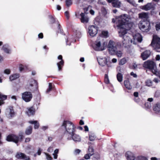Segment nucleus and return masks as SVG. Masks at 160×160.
<instances>
[{
    "label": "nucleus",
    "mask_w": 160,
    "mask_h": 160,
    "mask_svg": "<svg viewBox=\"0 0 160 160\" xmlns=\"http://www.w3.org/2000/svg\"><path fill=\"white\" fill-rule=\"evenodd\" d=\"M32 98V95L30 92H26L22 94V98L26 102H29Z\"/></svg>",
    "instance_id": "nucleus-10"
},
{
    "label": "nucleus",
    "mask_w": 160,
    "mask_h": 160,
    "mask_svg": "<svg viewBox=\"0 0 160 160\" xmlns=\"http://www.w3.org/2000/svg\"><path fill=\"white\" fill-rule=\"evenodd\" d=\"M47 157V159L48 160H51L52 159L51 157L48 153H45Z\"/></svg>",
    "instance_id": "nucleus-44"
},
{
    "label": "nucleus",
    "mask_w": 160,
    "mask_h": 160,
    "mask_svg": "<svg viewBox=\"0 0 160 160\" xmlns=\"http://www.w3.org/2000/svg\"><path fill=\"white\" fill-rule=\"evenodd\" d=\"M92 153H88V154H86L84 156V157L85 159H89L90 158V157L92 156Z\"/></svg>",
    "instance_id": "nucleus-36"
},
{
    "label": "nucleus",
    "mask_w": 160,
    "mask_h": 160,
    "mask_svg": "<svg viewBox=\"0 0 160 160\" xmlns=\"http://www.w3.org/2000/svg\"><path fill=\"white\" fill-rule=\"evenodd\" d=\"M117 44L111 40V54H116L118 57H121L122 55V52L121 51H117Z\"/></svg>",
    "instance_id": "nucleus-7"
},
{
    "label": "nucleus",
    "mask_w": 160,
    "mask_h": 160,
    "mask_svg": "<svg viewBox=\"0 0 160 160\" xmlns=\"http://www.w3.org/2000/svg\"><path fill=\"white\" fill-rule=\"evenodd\" d=\"M32 128L31 126H29L26 130L25 133L27 135H29L32 132Z\"/></svg>",
    "instance_id": "nucleus-29"
},
{
    "label": "nucleus",
    "mask_w": 160,
    "mask_h": 160,
    "mask_svg": "<svg viewBox=\"0 0 160 160\" xmlns=\"http://www.w3.org/2000/svg\"><path fill=\"white\" fill-rule=\"evenodd\" d=\"M151 45L159 52L158 50L160 49V38L156 35H154Z\"/></svg>",
    "instance_id": "nucleus-8"
},
{
    "label": "nucleus",
    "mask_w": 160,
    "mask_h": 160,
    "mask_svg": "<svg viewBox=\"0 0 160 160\" xmlns=\"http://www.w3.org/2000/svg\"><path fill=\"white\" fill-rule=\"evenodd\" d=\"M130 74H131V75L133 76V77H134V78H136L137 77V75L135 73H134L133 72H132Z\"/></svg>",
    "instance_id": "nucleus-49"
},
{
    "label": "nucleus",
    "mask_w": 160,
    "mask_h": 160,
    "mask_svg": "<svg viewBox=\"0 0 160 160\" xmlns=\"http://www.w3.org/2000/svg\"><path fill=\"white\" fill-rule=\"evenodd\" d=\"M151 160H158V158H157L155 157H152L151 158Z\"/></svg>",
    "instance_id": "nucleus-64"
},
{
    "label": "nucleus",
    "mask_w": 160,
    "mask_h": 160,
    "mask_svg": "<svg viewBox=\"0 0 160 160\" xmlns=\"http://www.w3.org/2000/svg\"><path fill=\"white\" fill-rule=\"evenodd\" d=\"M139 29L142 32H148L151 28L150 23L148 21L142 20L138 24Z\"/></svg>",
    "instance_id": "nucleus-6"
},
{
    "label": "nucleus",
    "mask_w": 160,
    "mask_h": 160,
    "mask_svg": "<svg viewBox=\"0 0 160 160\" xmlns=\"http://www.w3.org/2000/svg\"><path fill=\"white\" fill-rule=\"evenodd\" d=\"M16 158L18 159H21L24 160H29V157L27 156L25 154L22 153H18L16 156Z\"/></svg>",
    "instance_id": "nucleus-14"
},
{
    "label": "nucleus",
    "mask_w": 160,
    "mask_h": 160,
    "mask_svg": "<svg viewBox=\"0 0 160 160\" xmlns=\"http://www.w3.org/2000/svg\"><path fill=\"white\" fill-rule=\"evenodd\" d=\"M139 17L142 19H147L148 18V14L146 12H142L139 14Z\"/></svg>",
    "instance_id": "nucleus-23"
},
{
    "label": "nucleus",
    "mask_w": 160,
    "mask_h": 160,
    "mask_svg": "<svg viewBox=\"0 0 160 160\" xmlns=\"http://www.w3.org/2000/svg\"><path fill=\"white\" fill-rule=\"evenodd\" d=\"M90 12L91 13V14L92 15H93L94 14V12L92 10H91L90 11Z\"/></svg>",
    "instance_id": "nucleus-58"
},
{
    "label": "nucleus",
    "mask_w": 160,
    "mask_h": 160,
    "mask_svg": "<svg viewBox=\"0 0 160 160\" xmlns=\"http://www.w3.org/2000/svg\"><path fill=\"white\" fill-rule=\"evenodd\" d=\"M88 150L89 153H92V155L93 154V149L92 147H89Z\"/></svg>",
    "instance_id": "nucleus-41"
},
{
    "label": "nucleus",
    "mask_w": 160,
    "mask_h": 160,
    "mask_svg": "<svg viewBox=\"0 0 160 160\" xmlns=\"http://www.w3.org/2000/svg\"><path fill=\"white\" fill-rule=\"evenodd\" d=\"M143 66L144 68L150 70L154 74H157L158 73V70L156 64L153 61L148 60L144 62Z\"/></svg>",
    "instance_id": "nucleus-3"
},
{
    "label": "nucleus",
    "mask_w": 160,
    "mask_h": 160,
    "mask_svg": "<svg viewBox=\"0 0 160 160\" xmlns=\"http://www.w3.org/2000/svg\"><path fill=\"white\" fill-rule=\"evenodd\" d=\"M19 71L21 72L24 69L23 65L22 64H20L19 66Z\"/></svg>",
    "instance_id": "nucleus-40"
},
{
    "label": "nucleus",
    "mask_w": 160,
    "mask_h": 160,
    "mask_svg": "<svg viewBox=\"0 0 160 160\" xmlns=\"http://www.w3.org/2000/svg\"><path fill=\"white\" fill-rule=\"evenodd\" d=\"M31 140V139L30 138H26L25 140V142H29Z\"/></svg>",
    "instance_id": "nucleus-56"
},
{
    "label": "nucleus",
    "mask_w": 160,
    "mask_h": 160,
    "mask_svg": "<svg viewBox=\"0 0 160 160\" xmlns=\"http://www.w3.org/2000/svg\"><path fill=\"white\" fill-rule=\"evenodd\" d=\"M72 3V0H66V4L67 7L69 6Z\"/></svg>",
    "instance_id": "nucleus-33"
},
{
    "label": "nucleus",
    "mask_w": 160,
    "mask_h": 160,
    "mask_svg": "<svg viewBox=\"0 0 160 160\" xmlns=\"http://www.w3.org/2000/svg\"><path fill=\"white\" fill-rule=\"evenodd\" d=\"M124 84L126 88L130 90L132 88V86L131 85L129 82L128 81H125L124 82Z\"/></svg>",
    "instance_id": "nucleus-26"
},
{
    "label": "nucleus",
    "mask_w": 160,
    "mask_h": 160,
    "mask_svg": "<svg viewBox=\"0 0 160 160\" xmlns=\"http://www.w3.org/2000/svg\"><path fill=\"white\" fill-rule=\"evenodd\" d=\"M80 150L79 149H76L74 151V153L76 154H79L80 152Z\"/></svg>",
    "instance_id": "nucleus-46"
},
{
    "label": "nucleus",
    "mask_w": 160,
    "mask_h": 160,
    "mask_svg": "<svg viewBox=\"0 0 160 160\" xmlns=\"http://www.w3.org/2000/svg\"><path fill=\"white\" fill-rule=\"evenodd\" d=\"M89 139L91 141H94L96 138V137L95 134L92 132L89 133Z\"/></svg>",
    "instance_id": "nucleus-25"
},
{
    "label": "nucleus",
    "mask_w": 160,
    "mask_h": 160,
    "mask_svg": "<svg viewBox=\"0 0 160 160\" xmlns=\"http://www.w3.org/2000/svg\"><path fill=\"white\" fill-rule=\"evenodd\" d=\"M52 88V84L51 83H49V88L47 90V93L49 92L51 90Z\"/></svg>",
    "instance_id": "nucleus-38"
},
{
    "label": "nucleus",
    "mask_w": 160,
    "mask_h": 160,
    "mask_svg": "<svg viewBox=\"0 0 160 160\" xmlns=\"http://www.w3.org/2000/svg\"><path fill=\"white\" fill-rule=\"evenodd\" d=\"M125 156L128 160H134L135 159L134 154L130 151L126 152L125 154Z\"/></svg>",
    "instance_id": "nucleus-15"
},
{
    "label": "nucleus",
    "mask_w": 160,
    "mask_h": 160,
    "mask_svg": "<svg viewBox=\"0 0 160 160\" xmlns=\"http://www.w3.org/2000/svg\"><path fill=\"white\" fill-rule=\"evenodd\" d=\"M49 17L50 19V22L51 23H53L55 21V19L53 18L51 15H49Z\"/></svg>",
    "instance_id": "nucleus-39"
},
{
    "label": "nucleus",
    "mask_w": 160,
    "mask_h": 160,
    "mask_svg": "<svg viewBox=\"0 0 160 160\" xmlns=\"http://www.w3.org/2000/svg\"><path fill=\"white\" fill-rule=\"evenodd\" d=\"M65 14L67 19H68L69 18L68 12V11H66L65 12Z\"/></svg>",
    "instance_id": "nucleus-50"
},
{
    "label": "nucleus",
    "mask_w": 160,
    "mask_h": 160,
    "mask_svg": "<svg viewBox=\"0 0 160 160\" xmlns=\"http://www.w3.org/2000/svg\"><path fill=\"white\" fill-rule=\"evenodd\" d=\"M2 49L3 51L7 53H9L10 50L8 48V45L7 44H5L2 47Z\"/></svg>",
    "instance_id": "nucleus-24"
},
{
    "label": "nucleus",
    "mask_w": 160,
    "mask_h": 160,
    "mask_svg": "<svg viewBox=\"0 0 160 160\" xmlns=\"http://www.w3.org/2000/svg\"><path fill=\"white\" fill-rule=\"evenodd\" d=\"M153 81L156 83H158L159 82V80L158 78H155L153 80Z\"/></svg>",
    "instance_id": "nucleus-53"
},
{
    "label": "nucleus",
    "mask_w": 160,
    "mask_h": 160,
    "mask_svg": "<svg viewBox=\"0 0 160 160\" xmlns=\"http://www.w3.org/2000/svg\"><path fill=\"white\" fill-rule=\"evenodd\" d=\"M20 77V74L19 73H15L11 75L9 77L10 81H13L18 78Z\"/></svg>",
    "instance_id": "nucleus-20"
},
{
    "label": "nucleus",
    "mask_w": 160,
    "mask_h": 160,
    "mask_svg": "<svg viewBox=\"0 0 160 160\" xmlns=\"http://www.w3.org/2000/svg\"><path fill=\"white\" fill-rule=\"evenodd\" d=\"M61 128L65 130L64 135L67 139L70 140L72 139L75 142H80L81 141V137L79 135L74 133L75 128L71 122L64 121Z\"/></svg>",
    "instance_id": "nucleus-2"
},
{
    "label": "nucleus",
    "mask_w": 160,
    "mask_h": 160,
    "mask_svg": "<svg viewBox=\"0 0 160 160\" xmlns=\"http://www.w3.org/2000/svg\"><path fill=\"white\" fill-rule=\"evenodd\" d=\"M38 37L40 38H43V35L42 33H40L38 35Z\"/></svg>",
    "instance_id": "nucleus-51"
},
{
    "label": "nucleus",
    "mask_w": 160,
    "mask_h": 160,
    "mask_svg": "<svg viewBox=\"0 0 160 160\" xmlns=\"http://www.w3.org/2000/svg\"><path fill=\"white\" fill-rule=\"evenodd\" d=\"M98 61L100 65L102 66H104L106 64L107 60L105 58H98Z\"/></svg>",
    "instance_id": "nucleus-19"
},
{
    "label": "nucleus",
    "mask_w": 160,
    "mask_h": 160,
    "mask_svg": "<svg viewBox=\"0 0 160 160\" xmlns=\"http://www.w3.org/2000/svg\"><path fill=\"white\" fill-rule=\"evenodd\" d=\"M28 88L31 91H34L37 88V86L36 81L34 80L32 81L31 83L28 86Z\"/></svg>",
    "instance_id": "nucleus-13"
},
{
    "label": "nucleus",
    "mask_w": 160,
    "mask_h": 160,
    "mask_svg": "<svg viewBox=\"0 0 160 160\" xmlns=\"http://www.w3.org/2000/svg\"><path fill=\"white\" fill-rule=\"evenodd\" d=\"M127 1L132 4H133L134 3V2L132 0H127Z\"/></svg>",
    "instance_id": "nucleus-55"
},
{
    "label": "nucleus",
    "mask_w": 160,
    "mask_h": 160,
    "mask_svg": "<svg viewBox=\"0 0 160 160\" xmlns=\"http://www.w3.org/2000/svg\"><path fill=\"white\" fill-rule=\"evenodd\" d=\"M105 42L102 43V41L100 38H98L93 46V49L96 51H102L105 48Z\"/></svg>",
    "instance_id": "nucleus-4"
},
{
    "label": "nucleus",
    "mask_w": 160,
    "mask_h": 160,
    "mask_svg": "<svg viewBox=\"0 0 160 160\" xmlns=\"http://www.w3.org/2000/svg\"><path fill=\"white\" fill-rule=\"evenodd\" d=\"M153 100V99L152 98H149L148 99V101L149 102H152Z\"/></svg>",
    "instance_id": "nucleus-61"
},
{
    "label": "nucleus",
    "mask_w": 160,
    "mask_h": 160,
    "mask_svg": "<svg viewBox=\"0 0 160 160\" xmlns=\"http://www.w3.org/2000/svg\"><path fill=\"white\" fill-rule=\"evenodd\" d=\"M7 98V96L5 95L2 94L0 92V106L3 104L4 103V100H6Z\"/></svg>",
    "instance_id": "nucleus-21"
},
{
    "label": "nucleus",
    "mask_w": 160,
    "mask_h": 160,
    "mask_svg": "<svg viewBox=\"0 0 160 160\" xmlns=\"http://www.w3.org/2000/svg\"><path fill=\"white\" fill-rule=\"evenodd\" d=\"M104 82L106 84H108L109 83V77L108 75L107 74H105V75Z\"/></svg>",
    "instance_id": "nucleus-30"
},
{
    "label": "nucleus",
    "mask_w": 160,
    "mask_h": 160,
    "mask_svg": "<svg viewBox=\"0 0 160 160\" xmlns=\"http://www.w3.org/2000/svg\"><path fill=\"white\" fill-rule=\"evenodd\" d=\"M23 138V133L22 132H20L18 136L14 134L8 136L7 137L6 140L8 141L13 142L17 143L18 142L22 141Z\"/></svg>",
    "instance_id": "nucleus-5"
},
{
    "label": "nucleus",
    "mask_w": 160,
    "mask_h": 160,
    "mask_svg": "<svg viewBox=\"0 0 160 160\" xmlns=\"http://www.w3.org/2000/svg\"><path fill=\"white\" fill-rule=\"evenodd\" d=\"M155 7V4L153 3H149L142 7V9L145 11H148L153 8Z\"/></svg>",
    "instance_id": "nucleus-16"
},
{
    "label": "nucleus",
    "mask_w": 160,
    "mask_h": 160,
    "mask_svg": "<svg viewBox=\"0 0 160 160\" xmlns=\"http://www.w3.org/2000/svg\"><path fill=\"white\" fill-rule=\"evenodd\" d=\"M112 62L113 63L116 62H117V59L116 58H113L112 60Z\"/></svg>",
    "instance_id": "nucleus-62"
},
{
    "label": "nucleus",
    "mask_w": 160,
    "mask_h": 160,
    "mask_svg": "<svg viewBox=\"0 0 160 160\" xmlns=\"http://www.w3.org/2000/svg\"><path fill=\"white\" fill-rule=\"evenodd\" d=\"M126 62L125 60L124 59H121L120 61V64L121 65H123Z\"/></svg>",
    "instance_id": "nucleus-45"
},
{
    "label": "nucleus",
    "mask_w": 160,
    "mask_h": 160,
    "mask_svg": "<svg viewBox=\"0 0 160 160\" xmlns=\"http://www.w3.org/2000/svg\"><path fill=\"white\" fill-rule=\"evenodd\" d=\"M42 151V150L40 148H39L38 149L37 152V153L38 155H40Z\"/></svg>",
    "instance_id": "nucleus-47"
},
{
    "label": "nucleus",
    "mask_w": 160,
    "mask_h": 160,
    "mask_svg": "<svg viewBox=\"0 0 160 160\" xmlns=\"http://www.w3.org/2000/svg\"><path fill=\"white\" fill-rule=\"evenodd\" d=\"M136 160H147L146 158L142 156L138 157L136 158Z\"/></svg>",
    "instance_id": "nucleus-34"
},
{
    "label": "nucleus",
    "mask_w": 160,
    "mask_h": 160,
    "mask_svg": "<svg viewBox=\"0 0 160 160\" xmlns=\"http://www.w3.org/2000/svg\"><path fill=\"white\" fill-rule=\"evenodd\" d=\"M10 109V114L11 117H12L14 115V112L12 107H11L9 108Z\"/></svg>",
    "instance_id": "nucleus-37"
},
{
    "label": "nucleus",
    "mask_w": 160,
    "mask_h": 160,
    "mask_svg": "<svg viewBox=\"0 0 160 160\" xmlns=\"http://www.w3.org/2000/svg\"><path fill=\"white\" fill-rule=\"evenodd\" d=\"M111 2L113 7L116 8H119L121 4L118 0H111Z\"/></svg>",
    "instance_id": "nucleus-18"
},
{
    "label": "nucleus",
    "mask_w": 160,
    "mask_h": 160,
    "mask_svg": "<svg viewBox=\"0 0 160 160\" xmlns=\"http://www.w3.org/2000/svg\"><path fill=\"white\" fill-rule=\"evenodd\" d=\"M150 54L151 52L150 51L147 50L141 53V57L142 60H145L149 57Z\"/></svg>",
    "instance_id": "nucleus-12"
},
{
    "label": "nucleus",
    "mask_w": 160,
    "mask_h": 160,
    "mask_svg": "<svg viewBox=\"0 0 160 160\" xmlns=\"http://www.w3.org/2000/svg\"><path fill=\"white\" fill-rule=\"evenodd\" d=\"M29 123L31 124H34V128L35 129L38 128L39 126V124L37 122V121H29Z\"/></svg>",
    "instance_id": "nucleus-27"
},
{
    "label": "nucleus",
    "mask_w": 160,
    "mask_h": 160,
    "mask_svg": "<svg viewBox=\"0 0 160 160\" xmlns=\"http://www.w3.org/2000/svg\"><path fill=\"white\" fill-rule=\"evenodd\" d=\"M152 82L150 79L147 80L145 82L146 85L148 87L152 86Z\"/></svg>",
    "instance_id": "nucleus-31"
},
{
    "label": "nucleus",
    "mask_w": 160,
    "mask_h": 160,
    "mask_svg": "<svg viewBox=\"0 0 160 160\" xmlns=\"http://www.w3.org/2000/svg\"><path fill=\"white\" fill-rule=\"evenodd\" d=\"M57 8L58 10H59L61 9V7L59 5H57Z\"/></svg>",
    "instance_id": "nucleus-60"
},
{
    "label": "nucleus",
    "mask_w": 160,
    "mask_h": 160,
    "mask_svg": "<svg viewBox=\"0 0 160 160\" xmlns=\"http://www.w3.org/2000/svg\"><path fill=\"white\" fill-rule=\"evenodd\" d=\"M156 59L157 60H159L160 59V56L159 55H157Z\"/></svg>",
    "instance_id": "nucleus-57"
},
{
    "label": "nucleus",
    "mask_w": 160,
    "mask_h": 160,
    "mask_svg": "<svg viewBox=\"0 0 160 160\" xmlns=\"http://www.w3.org/2000/svg\"><path fill=\"white\" fill-rule=\"evenodd\" d=\"M155 27L157 30L160 29V22L156 24Z\"/></svg>",
    "instance_id": "nucleus-42"
},
{
    "label": "nucleus",
    "mask_w": 160,
    "mask_h": 160,
    "mask_svg": "<svg viewBox=\"0 0 160 160\" xmlns=\"http://www.w3.org/2000/svg\"><path fill=\"white\" fill-rule=\"evenodd\" d=\"M48 151L49 152H51L53 151V149L52 148L50 147L48 149Z\"/></svg>",
    "instance_id": "nucleus-52"
},
{
    "label": "nucleus",
    "mask_w": 160,
    "mask_h": 160,
    "mask_svg": "<svg viewBox=\"0 0 160 160\" xmlns=\"http://www.w3.org/2000/svg\"><path fill=\"white\" fill-rule=\"evenodd\" d=\"M58 59L61 61L57 63V65L58 66V70L60 71L61 69L62 66H63L64 64V61L62 59V56L61 55H59L58 57Z\"/></svg>",
    "instance_id": "nucleus-17"
},
{
    "label": "nucleus",
    "mask_w": 160,
    "mask_h": 160,
    "mask_svg": "<svg viewBox=\"0 0 160 160\" xmlns=\"http://www.w3.org/2000/svg\"><path fill=\"white\" fill-rule=\"evenodd\" d=\"M79 123L81 125H82L84 124V122L82 120H81L79 122Z\"/></svg>",
    "instance_id": "nucleus-63"
},
{
    "label": "nucleus",
    "mask_w": 160,
    "mask_h": 160,
    "mask_svg": "<svg viewBox=\"0 0 160 160\" xmlns=\"http://www.w3.org/2000/svg\"><path fill=\"white\" fill-rule=\"evenodd\" d=\"M133 95L134 97H138V92H135L134 93Z\"/></svg>",
    "instance_id": "nucleus-54"
},
{
    "label": "nucleus",
    "mask_w": 160,
    "mask_h": 160,
    "mask_svg": "<svg viewBox=\"0 0 160 160\" xmlns=\"http://www.w3.org/2000/svg\"><path fill=\"white\" fill-rule=\"evenodd\" d=\"M35 112L34 109L32 107L28 108V110L26 111V113L29 116L33 115Z\"/></svg>",
    "instance_id": "nucleus-22"
},
{
    "label": "nucleus",
    "mask_w": 160,
    "mask_h": 160,
    "mask_svg": "<svg viewBox=\"0 0 160 160\" xmlns=\"http://www.w3.org/2000/svg\"><path fill=\"white\" fill-rule=\"evenodd\" d=\"M81 21L83 23H87L89 21V18L87 15L84 13H81L80 14Z\"/></svg>",
    "instance_id": "nucleus-11"
},
{
    "label": "nucleus",
    "mask_w": 160,
    "mask_h": 160,
    "mask_svg": "<svg viewBox=\"0 0 160 160\" xmlns=\"http://www.w3.org/2000/svg\"><path fill=\"white\" fill-rule=\"evenodd\" d=\"M85 131H88V128L87 126H84Z\"/></svg>",
    "instance_id": "nucleus-59"
},
{
    "label": "nucleus",
    "mask_w": 160,
    "mask_h": 160,
    "mask_svg": "<svg viewBox=\"0 0 160 160\" xmlns=\"http://www.w3.org/2000/svg\"><path fill=\"white\" fill-rule=\"evenodd\" d=\"M155 95L156 97H158L160 95V93L158 92H156L155 93Z\"/></svg>",
    "instance_id": "nucleus-48"
},
{
    "label": "nucleus",
    "mask_w": 160,
    "mask_h": 160,
    "mask_svg": "<svg viewBox=\"0 0 160 160\" xmlns=\"http://www.w3.org/2000/svg\"><path fill=\"white\" fill-rule=\"evenodd\" d=\"M145 107L147 108H150L151 107V105L150 102H147L145 103Z\"/></svg>",
    "instance_id": "nucleus-35"
},
{
    "label": "nucleus",
    "mask_w": 160,
    "mask_h": 160,
    "mask_svg": "<svg viewBox=\"0 0 160 160\" xmlns=\"http://www.w3.org/2000/svg\"><path fill=\"white\" fill-rule=\"evenodd\" d=\"M130 18L128 15L123 14L118 18L117 27L119 29V36L122 37V45L125 48L129 47L131 43L136 44L137 41L141 42L142 40V37L139 33L136 34L131 39V35L127 33V31L129 30L132 26L133 23L130 21Z\"/></svg>",
    "instance_id": "nucleus-1"
},
{
    "label": "nucleus",
    "mask_w": 160,
    "mask_h": 160,
    "mask_svg": "<svg viewBox=\"0 0 160 160\" xmlns=\"http://www.w3.org/2000/svg\"><path fill=\"white\" fill-rule=\"evenodd\" d=\"M88 32L91 36L95 37L98 33V28L94 25L90 26L88 28Z\"/></svg>",
    "instance_id": "nucleus-9"
},
{
    "label": "nucleus",
    "mask_w": 160,
    "mask_h": 160,
    "mask_svg": "<svg viewBox=\"0 0 160 160\" xmlns=\"http://www.w3.org/2000/svg\"><path fill=\"white\" fill-rule=\"evenodd\" d=\"M108 33L107 31H102V36L105 38H106L108 37Z\"/></svg>",
    "instance_id": "nucleus-32"
},
{
    "label": "nucleus",
    "mask_w": 160,
    "mask_h": 160,
    "mask_svg": "<svg viewBox=\"0 0 160 160\" xmlns=\"http://www.w3.org/2000/svg\"><path fill=\"white\" fill-rule=\"evenodd\" d=\"M10 70L9 69H6L4 71V73L8 74H10Z\"/></svg>",
    "instance_id": "nucleus-43"
},
{
    "label": "nucleus",
    "mask_w": 160,
    "mask_h": 160,
    "mask_svg": "<svg viewBox=\"0 0 160 160\" xmlns=\"http://www.w3.org/2000/svg\"><path fill=\"white\" fill-rule=\"evenodd\" d=\"M117 78L119 82H121L122 80V75L120 73H118L117 75Z\"/></svg>",
    "instance_id": "nucleus-28"
}]
</instances>
